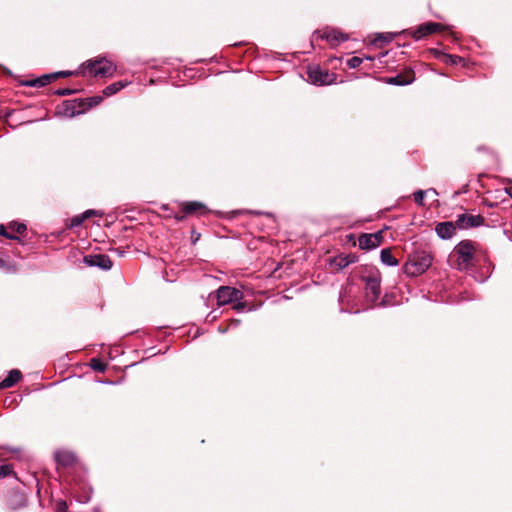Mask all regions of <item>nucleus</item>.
Masks as SVG:
<instances>
[{"mask_svg": "<svg viewBox=\"0 0 512 512\" xmlns=\"http://www.w3.org/2000/svg\"><path fill=\"white\" fill-rule=\"evenodd\" d=\"M476 245L470 240L458 243L450 254V262L460 271H466L474 265Z\"/></svg>", "mask_w": 512, "mask_h": 512, "instance_id": "obj_1", "label": "nucleus"}, {"mask_svg": "<svg viewBox=\"0 0 512 512\" xmlns=\"http://www.w3.org/2000/svg\"><path fill=\"white\" fill-rule=\"evenodd\" d=\"M431 264V254L423 250H418L409 255L406 263L403 265V271L407 276L415 277L423 274Z\"/></svg>", "mask_w": 512, "mask_h": 512, "instance_id": "obj_2", "label": "nucleus"}, {"mask_svg": "<svg viewBox=\"0 0 512 512\" xmlns=\"http://www.w3.org/2000/svg\"><path fill=\"white\" fill-rule=\"evenodd\" d=\"M115 66L109 60L104 58L89 60L84 66V73L90 76L108 77L112 76Z\"/></svg>", "mask_w": 512, "mask_h": 512, "instance_id": "obj_3", "label": "nucleus"}, {"mask_svg": "<svg viewBox=\"0 0 512 512\" xmlns=\"http://www.w3.org/2000/svg\"><path fill=\"white\" fill-rule=\"evenodd\" d=\"M308 79L315 85H330L337 79L335 73L322 69L319 66H310L307 70Z\"/></svg>", "mask_w": 512, "mask_h": 512, "instance_id": "obj_4", "label": "nucleus"}, {"mask_svg": "<svg viewBox=\"0 0 512 512\" xmlns=\"http://www.w3.org/2000/svg\"><path fill=\"white\" fill-rule=\"evenodd\" d=\"M363 280L365 282V291L367 298L374 302L379 298L381 289V275L378 270L371 271L369 275L364 276Z\"/></svg>", "mask_w": 512, "mask_h": 512, "instance_id": "obj_5", "label": "nucleus"}, {"mask_svg": "<svg viewBox=\"0 0 512 512\" xmlns=\"http://www.w3.org/2000/svg\"><path fill=\"white\" fill-rule=\"evenodd\" d=\"M243 293L230 286H221L216 291L217 304L223 306L242 299Z\"/></svg>", "mask_w": 512, "mask_h": 512, "instance_id": "obj_6", "label": "nucleus"}, {"mask_svg": "<svg viewBox=\"0 0 512 512\" xmlns=\"http://www.w3.org/2000/svg\"><path fill=\"white\" fill-rule=\"evenodd\" d=\"M83 262L89 267H98L102 270H110L113 265L110 257L105 254L86 255L83 258Z\"/></svg>", "mask_w": 512, "mask_h": 512, "instance_id": "obj_7", "label": "nucleus"}, {"mask_svg": "<svg viewBox=\"0 0 512 512\" xmlns=\"http://www.w3.org/2000/svg\"><path fill=\"white\" fill-rule=\"evenodd\" d=\"M485 219L481 215L461 214L456 219V225L459 229H469L482 226Z\"/></svg>", "mask_w": 512, "mask_h": 512, "instance_id": "obj_8", "label": "nucleus"}, {"mask_svg": "<svg viewBox=\"0 0 512 512\" xmlns=\"http://www.w3.org/2000/svg\"><path fill=\"white\" fill-rule=\"evenodd\" d=\"M315 38L325 39L330 45L335 46L348 39V36L336 29H324L314 33Z\"/></svg>", "mask_w": 512, "mask_h": 512, "instance_id": "obj_9", "label": "nucleus"}, {"mask_svg": "<svg viewBox=\"0 0 512 512\" xmlns=\"http://www.w3.org/2000/svg\"><path fill=\"white\" fill-rule=\"evenodd\" d=\"M381 232L372 234H362L359 239V247L363 250H371L377 248L382 242Z\"/></svg>", "mask_w": 512, "mask_h": 512, "instance_id": "obj_10", "label": "nucleus"}, {"mask_svg": "<svg viewBox=\"0 0 512 512\" xmlns=\"http://www.w3.org/2000/svg\"><path fill=\"white\" fill-rule=\"evenodd\" d=\"M443 29V25L435 22H427L420 25L412 34L416 40L422 39L430 34L439 32Z\"/></svg>", "mask_w": 512, "mask_h": 512, "instance_id": "obj_11", "label": "nucleus"}, {"mask_svg": "<svg viewBox=\"0 0 512 512\" xmlns=\"http://www.w3.org/2000/svg\"><path fill=\"white\" fill-rule=\"evenodd\" d=\"M6 502L10 510H17L26 505V498L18 491H10L7 495Z\"/></svg>", "mask_w": 512, "mask_h": 512, "instance_id": "obj_12", "label": "nucleus"}, {"mask_svg": "<svg viewBox=\"0 0 512 512\" xmlns=\"http://www.w3.org/2000/svg\"><path fill=\"white\" fill-rule=\"evenodd\" d=\"M456 228V222H441L436 225L435 231L440 238L449 239L455 234Z\"/></svg>", "mask_w": 512, "mask_h": 512, "instance_id": "obj_13", "label": "nucleus"}, {"mask_svg": "<svg viewBox=\"0 0 512 512\" xmlns=\"http://www.w3.org/2000/svg\"><path fill=\"white\" fill-rule=\"evenodd\" d=\"M54 457L56 462L63 467L72 466L76 461L75 455L72 452L65 450L57 451Z\"/></svg>", "mask_w": 512, "mask_h": 512, "instance_id": "obj_14", "label": "nucleus"}, {"mask_svg": "<svg viewBox=\"0 0 512 512\" xmlns=\"http://www.w3.org/2000/svg\"><path fill=\"white\" fill-rule=\"evenodd\" d=\"M356 261V256L354 255H338L333 258L331 261V265L335 267L337 270H342L349 266L350 264Z\"/></svg>", "mask_w": 512, "mask_h": 512, "instance_id": "obj_15", "label": "nucleus"}, {"mask_svg": "<svg viewBox=\"0 0 512 512\" xmlns=\"http://www.w3.org/2000/svg\"><path fill=\"white\" fill-rule=\"evenodd\" d=\"M183 212L186 215H191V214H194V213L204 214V213L207 212V208L201 202L191 201V202H186L183 205Z\"/></svg>", "mask_w": 512, "mask_h": 512, "instance_id": "obj_16", "label": "nucleus"}, {"mask_svg": "<svg viewBox=\"0 0 512 512\" xmlns=\"http://www.w3.org/2000/svg\"><path fill=\"white\" fill-rule=\"evenodd\" d=\"M21 378V372L19 370H11L8 376L0 382V388H10L14 386Z\"/></svg>", "mask_w": 512, "mask_h": 512, "instance_id": "obj_17", "label": "nucleus"}, {"mask_svg": "<svg viewBox=\"0 0 512 512\" xmlns=\"http://www.w3.org/2000/svg\"><path fill=\"white\" fill-rule=\"evenodd\" d=\"M380 259L381 262L387 266H397L399 264L398 260L393 256L390 248L381 250Z\"/></svg>", "mask_w": 512, "mask_h": 512, "instance_id": "obj_18", "label": "nucleus"}, {"mask_svg": "<svg viewBox=\"0 0 512 512\" xmlns=\"http://www.w3.org/2000/svg\"><path fill=\"white\" fill-rule=\"evenodd\" d=\"M127 85H128V82H125V81L114 82L104 88L103 95L106 97L112 96V95L116 94L117 92H119L121 89L125 88Z\"/></svg>", "mask_w": 512, "mask_h": 512, "instance_id": "obj_19", "label": "nucleus"}, {"mask_svg": "<svg viewBox=\"0 0 512 512\" xmlns=\"http://www.w3.org/2000/svg\"><path fill=\"white\" fill-rule=\"evenodd\" d=\"M52 78H54L52 75H43L42 77L28 81L25 84L31 87H43L49 84Z\"/></svg>", "mask_w": 512, "mask_h": 512, "instance_id": "obj_20", "label": "nucleus"}, {"mask_svg": "<svg viewBox=\"0 0 512 512\" xmlns=\"http://www.w3.org/2000/svg\"><path fill=\"white\" fill-rule=\"evenodd\" d=\"M412 81H413V78L407 79L402 75H396V76L390 77L386 80V82L388 84L399 85V86L410 84Z\"/></svg>", "mask_w": 512, "mask_h": 512, "instance_id": "obj_21", "label": "nucleus"}, {"mask_svg": "<svg viewBox=\"0 0 512 512\" xmlns=\"http://www.w3.org/2000/svg\"><path fill=\"white\" fill-rule=\"evenodd\" d=\"M90 366L93 370L98 372H105L107 365L103 362H101L99 359H91Z\"/></svg>", "mask_w": 512, "mask_h": 512, "instance_id": "obj_22", "label": "nucleus"}, {"mask_svg": "<svg viewBox=\"0 0 512 512\" xmlns=\"http://www.w3.org/2000/svg\"><path fill=\"white\" fill-rule=\"evenodd\" d=\"M13 466L11 464H0V478L13 475Z\"/></svg>", "mask_w": 512, "mask_h": 512, "instance_id": "obj_23", "label": "nucleus"}, {"mask_svg": "<svg viewBox=\"0 0 512 512\" xmlns=\"http://www.w3.org/2000/svg\"><path fill=\"white\" fill-rule=\"evenodd\" d=\"M443 61L446 63V64H449V65H457L459 63H461L463 61V58L460 57V56H454V55H444L443 57Z\"/></svg>", "mask_w": 512, "mask_h": 512, "instance_id": "obj_24", "label": "nucleus"}, {"mask_svg": "<svg viewBox=\"0 0 512 512\" xmlns=\"http://www.w3.org/2000/svg\"><path fill=\"white\" fill-rule=\"evenodd\" d=\"M362 62V58L354 56L347 61V65L349 68L354 69L359 67L362 64Z\"/></svg>", "mask_w": 512, "mask_h": 512, "instance_id": "obj_25", "label": "nucleus"}, {"mask_svg": "<svg viewBox=\"0 0 512 512\" xmlns=\"http://www.w3.org/2000/svg\"><path fill=\"white\" fill-rule=\"evenodd\" d=\"M9 228L17 234H22L26 231V225L23 223L11 224Z\"/></svg>", "mask_w": 512, "mask_h": 512, "instance_id": "obj_26", "label": "nucleus"}, {"mask_svg": "<svg viewBox=\"0 0 512 512\" xmlns=\"http://www.w3.org/2000/svg\"><path fill=\"white\" fill-rule=\"evenodd\" d=\"M425 191L418 190L414 193V200L418 205H424Z\"/></svg>", "mask_w": 512, "mask_h": 512, "instance_id": "obj_27", "label": "nucleus"}, {"mask_svg": "<svg viewBox=\"0 0 512 512\" xmlns=\"http://www.w3.org/2000/svg\"><path fill=\"white\" fill-rule=\"evenodd\" d=\"M102 100H103V97L99 96V95L92 96L87 99L89 107H94V106L99 105L102 102Z\"/></svg>", "mask_w": 512, "mask_h": 512, "instance_id": "obj_28", "label": "nucleus"}, {"mask_svg": "<svg viewBox=\"0 0 512 512\" xmlns=\"http://www.w3.org/2000/svg\"><path fill=\"white\" fill-rule=\"evenodd\" d=\"M84 217L82 215L80 216H76L74 218L71 219V226L72 227H75V226H79L82 224V222L84 221Z\"/></svg>", "mask_w": 512, "mask_h": 512, "instance_id": "obj_29", "label": "nucleus"}, {"mask_svg": "<svg viewBox=\"0 0 512 512\" xmlns=\"http://www.w3.org/2000/svg\"><path fill=\"white\" fill-rule=\"evenodd\" d=\"M245 307H246V304H245V303H243V302H239V303H237V304H235V305L233 306V309H235L236 311H238V312H239V311H243Z\"/></svg>", "mask_w": 512, "mask_h": 512, "instance_id": "obj_30", "label": "nucleus"}, {"mask_svg": "<svg viewBox=\"0 0 512 512\" xmlns=\"http://www.w3.org/2000/svg\"><path fill=\"white\" fill-rule=\"evenodd\" d=\"M71 74H72L71 72L63 71V72H59V73L53 74L52 76H54V78L57 77V76L67 77V76H69Z\"/></svg>", "mask_w": 512, "mask_h": 512, "instance_id": "obj_31", "label": "nucleus"}, {"mask_svg": "<svg viewBox=\"0 0 512 512\" xmlns=\"http://www.w3.org/2000/svg\"><path fill=\"white\" fill-rule=\"evenodd\" d=\"M95 213L94 210H87L85 211L82 216L84 217V219H87L88 217H90L91 215H93Z\"/></svg>", "mask_w": 512, "mask_h": 512, "instance_id": "obj_32", "label": "nucleus"}, {"mask_svg": "<svg viewBox=\"0 0 512 512\" xmlns=\"http://www.w3.org/2000/svg\"><path fill=\"white\" fill-rule=\"evenodd\" d=\"M7 451L11 452V453H18L20 452V449L19 448H15V447H9V446H6L4 447Z\"/></svg>", "mask_w": 512, "mask_h": 512, "instance_id": "obj_33", "label": "nucleus"}, {"mask_svg": "<svg viewBox=\"0 0 512 512\" xmlns=\"http://www.w3.org/2000/svg\"><path fill=\"white\" fill-rule=\"evenodd\" d=\"M4 237H6L8 239H14V240H18L19 239L17 236L13 235L12 233H8L7 231H6Z\"/></svg>", "mask_w": 512, "mask_h": 512, "instance_id": "obj_34", "label": "nucleus"}, {"mask_svg": "<svg viewBox=\"0 0 512 512\" xmlns=\"http://www.w3.org/2000/svg\"><path fill=\"white\" fill-rule=\"evenodd\" d=\"M5 233H6L5 227L3 225H0V235L5 236Z\"/></svg>", "mask_w": 512, "mask_h": 512, "instance_id": "obj_35", "label": "nucleus"}, {"mask_svg": "<svg viewBox=\"0 0 512 512\" xmlns=\"http://www.w3.org/2000/svg\"><path fill=\"white\" fill-rule=\"evenodd\" d=\"M185 215H186V214H184V215H177V216H175V218H176L177 220H182V219L184 218V216H185Z\"/></svg>", "mask_w": 512, "mask_h": 512, "instance_id": "obj_36", "label": "nucleus"}, {"mask_svg": "<svg viewBox=\"0 0 512 512\" xmlns=\"http://www.w3.org/2000/svg\"><path fill=\"white\" fill-rule=\"evenodd\" d=\"M68 93H69V91H68V90H63L62 92H60V95H66V94H68Z\"/></svg>", "mask_w": 512, "mask_h": 512, "instance_id": "obj_37", "label": "nucleus"}, {"mask_svg": "<svg viewBox=\"0 0 512 512\" xmlns=\"http://www.w3.org/2000/svg\"><path fill=\"white\" fill-rule=\"evenodd\" d=\"M511 197H512V194H511Z\"/></svg>", "mask_w": 512, "mask_h": 512, "instance_id": "obj_38", "label": "nucleus"}]
</instances>
